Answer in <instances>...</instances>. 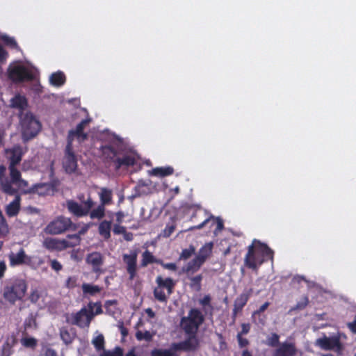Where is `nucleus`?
I'll list each match as a JSON object with an SVG mask.
<instances>
[{
    "label": "nucleus",
    "instance_id": "obj_6",
    "mask_svg": "<svg viewBox=\"0 0 356 356\" xmlns=\"http://www.w3.org/2000/svg\"><path fill=\"white\" fill-rule=\"evenodd\" d=\"M27 290L25 280L16 279L3 289V298L10 304H15L17 300H22Z\"/></svg>",
    "mask_w": 356,
    "mask_h": 356
},
{
    "label": "nucleus",
    "instance_id": "obj_56",
    "mask_svg": "<svg viewBox=\"0 0 356 356\" xmlns=\"http://www.w3.org/2000/svg\"><path fill=\"white\" fill-rule=\"evenodd\" d=\"M211 297L210 295H205L202 299H200L199 303L203 307H209L210 308H212V306L211 305Z\"/></svg>",
    "mask_w": 356,
    "mask_h": 356
},
{
    "label": "nucleus",
    "instance_id": "obj_24",
    "mask_svg": "<svg viewBox=\"0 0 356 356\" xmlns=\"http://www.w3.org/2000/svg\"><path fill=\"white\" fill-rule=\"evenodd\" d=\"M86 314V308L83 307L79 312L72 314L70 318L67 319V323L84 328V315Z\"/></svg>",
    "mask_w": 356,
    "mask_h": 356
},
{
    "label": "nucleus",
    "instance_id": "obj_44",
    "mask_svg": "<svg viewBox=\"0 0 356 356\" xmlns=\"http://www.w3.org/2000/svg\"><path fill=\"white\" fill-rule=\"evenodd\" d=\"M21 343L24 347L34 350L38 345V340L34 337H24Z\"/></svg>",
    "mask_w": 356,
    "mask_h": 356
},
{
    "label": "nucleus",
    "instance_id": "obj_8",
    "mask_svg": "<svg viewBox=\"0 0 356 356\" xmlns=\"http://www.w3.org/2000/svg\"><path fill=\"white\" fill-rule=\"evenodd\" d=\"M72 225V222L70 218L59 216L47 224L44 228V232L49 235H58L68 230Z\"/></svg>",
    "mask_w": 356,
    "mask_h": 356
},
{
    "label": "nucleus",
    "instance_id": "obj_63",
    "mask_svg": "<svg viewBox=\"0 0 356 356\" xmlns=\"http://www.w3.org/2000/svg\"><path fill=\"white\" fill-rule=\"evenodd\" d=\"M50 266L52 269L56 271H60L63 268L62 264L56 259H53L51 261Z\"/></svg>",
    "mask_w": 356,
    "mask_h": 356
},
{
    "label": "nucleus",
    "instance_id": "obj_59",
    "mask_svg": "<svg viewBox=\"0 0 356 356\" xmlns=\"http://www.w3.org/2000/svg\"><path fill=\"white\" fill-rule=\"evenodd\" d=\"M269 305H270L269 302H264L262 305L260 306V307L258 309L253 312L252 317L254 318L257 315H260L261 313H263L268 309Z\"/></svg>",
    "mask_w": 356,
    "mask_h": 356
},
{
    "label": "nucleus",
    "instance_id": "obj_23",
    "mask_svg": "<svg viewBox=\"0 0 356 356\" xmlns=\"http://www.w3.org/2000/svg\"><path fill=\"white\" fill-rule=\"evenodd\" d=\"M22 149L19 145L6 150V156L10 163L9 166H16L19 164L22 161Z\"/></svg>",
    "mask_w": 356,
    "mask_h": 356
},
{
    "label": "nucleus",
    "instance_id": "obj_64",
    "mask_svg": "<svg viewBox=\"0 0 356 356\" xmlns=\"http://www.w3.org/2000/svg\"><path fill=\"white\" fill-rule=\"evenodd\" d=\"M44 356H58V354L53 348L46 347L44 351Z\"/></svg>",
    "mask_w": 356,
    "mask_h": 356
},
{
    "label": "nucleus",
    "instance_id": "obj_40",
    "mask_svg": "<svg viewBox=\"0 0 356 356\" xmlns=\"http://www.w3.org/2000/svg\"><path fill=\"white\" fill-rule=\"evenodd\" d=\"M118 305L117 300H108L104 303V307L106 314L113 316L116 313V306Z\"/></svg>",
    "mask_w": 356,
    "mask_h": 356
},
{
    "label": "nucleus",
    "instance_id": "obj_43",
    "mask_svg": "<svg viewBox=\"0 0 356 356\" xmlns=\"http://www.w3.org/2000/svg\"><path fill=\"white\" fill-rule=\"evenodd\" d=\"M280 335L275 332L271 333L266 339V344L273 348H277L281 343L280 342Z\"/></svg>",
    "mask_w": 356,
    "mask_h": 356
},
{
    "label": "nucleus",
    "instance_id": "obj_42",
    "mask_svg": "<svg viewBox=\"0 0 356 356\" xmlns=\"http://www.w3.org/2000/svg\"><path fill=\"white\" fill-rule=\"evenodd\" d=\"M309 304V298L307 296H304L300 301L297 302V304L292 307L289 311V313L291 314L293 312L297 311V310H302L304 309Z\"/></svg>",
    "mask_w": 356,
    "mask_h": 356
},
{
    "label": "nucleus",
    "instance_id": "obj_13",
    "mask_svg": "<svg viewBox=\"0 0 356 356\" xmlns=\"http://www.w3.org/2000/svg\"><path fill=\"white\" fill-rule=\"evenodd\" d=\"M10 179L5 178L1 181V189L6 194L13 195L17 193V190L13 186L14 184L22 179L21 172L16 168V166H9Z\"/></svg>",
    "mask_w": 356,
    "mask_h": 356
},
{
    "label": "nucleus",
    "instance_id": "obj_7",
    "mask_svg": "<svg viewBox=\"0 0 356 356\" xmlns=\"http://www.w3.org/2000/svg\"><path fill=\"white\" fill-rule=\"evenodd\" d=\"M203 217V220L201 222L197 225L191 227L188 230L200 229L205 227L207 225H209V227H212L213 225H216L214 232L217 233L220 232L224 228L223 220L219 217H214L212 214H209L205 210H198L194 212L191 216V220L195 221L196 218Z\"/></svg>",
    "mask_w": 356,
    "mask_h": 356
},
{
    "label": "nucleus",
    "instance_id": "obj_58",
    "mask_svg": "<svg viewBox=\"0 0 356 356\" xmlns=\"http://www.w3.org/2000/svg\"><path fill=\"white\" fill-rule=\"evenodd\" d=\"M8 52L4 49L1 44H0V63L4 64L8 58Z\"/></svg>",
    "mask_w": 356,
    "mask_h": 356
},
{
    "label": "nucleus",
    "instance_id": "obj_52",
    "mask_svg": "<svg viewBox=\"0 0 356 356\" xmlns=\"http://www.w3.org/2000/svg\"><path fill=\"white\" fill-rule=\"evenodd\" d=\"M95 316L96 315L94 314V311H92L88 308L86 309V314L84 315V327H89L90 323Z\"/></svg>",
    "mask_w": 356,
    "mask_h": 356
},
{
    "label": "nucleus",
    "instance_id": "obj_11",
    "mask_svg": "<svg viewBox=\"0 0 356 356\" xmlns=\"http://www.w3.org/2000/svg\"><path fill=\"white\" fill-rule=\"evenodd\" d=\"M8 76L14 83H22L34 79L31 71L21 65H10L8 68Z\"/></svg>",
    "mask_w": 356,
    "mask_h": 356
},
{
    "label": "nucleus",
    "instance_id": "obj_61",
    "mask_svg": "<svg viewBox=\"0 0 356 356\" xmlns=\"http://www.w3.org/2000/svg\"><path fill=\"white\" fill-rule=\"evenodd\" d=\"M65 285L69 289H73L76 286V278L75 277H69L66 280Z\"/></svg>",
    "mask_w": 356,
    "mask_h": 356
},
{
    "label": "nucleus",
    "instance_id": "obj_12",
    "mask_svg": "<svg viewBox=\"0 0 356 356\" xmlns=\"http://www.w3.org/2000/svg\"><path fill=\"white\" fill-rule=\"evenodd\" d=\"M77 167V159L73 152L72 144L70 141H68L63 159V168L66 173L72 174L76 172Z\"/></svg>",
    "mask_w": 356,
    "mask_h": 356
},
{
    "label": "nucleus",
    "instance_id": "obj_25",
    "mask_svg": "<svg viewBox=\"0 0 356 356\" xmlns=\"http://www.w3.org/2000/svg\"><path fill=\"white\" fill-rule=\"evenodd\" d=\"M253 292L252 289L244 290L234 300V307L241 311L243 310V307L246 305L248 302L252 293Z\"/></svg>",
    "mask_w": 356,
    "mask_h": 356
},
{
    "label": "nucleus",
    "instance_id": "obj_19",
    "mask_svg": "<svg viewBox=\"0 0 356 356\" xmlns=\"http://www.w3.org/2000/svg\"><path fill=\"white\" fill-rule=\"evenodd\" d=\"M123 261L127 265V271L130 280H133L136 275L137 270V252H133L130 254L123 255Z\"/></svg>",
    "mask_w": 356,
    "mask_h": 356
},
{
    "label": "nucleus",
    "instance_id": "obj_49",
    "mask_svg": "<svg viewBox=\"0 0 356 356\" xmlns=\"http://www.w3.org/2000/svg\"><path fill=\"white\" fill-rule=\"evenodd\" d=\"M8 232V225L1 211L0 212V235L6 236Z\"/></svg>",
    "mask_w": 356,
    "mask_h": 356
},
{
    "label": "nucleus",
    "instance_id": "obj_34",
    "mask_svg": "<svg viewBox=\"0 0 356 356\" xmlns=\"http://www.w3.org/2000/svg\"><path fill=\"white\" fill-rule=\"evenodd\" d=\"M213 243L212 242L205 243L199 250L197 255L204 262L210 257L212 253Z\"/></svg>",
    "mask_w": 356,
    "mask_h": 356
},
{
    "label": "nucleus",
    "instance_id": "obj_27",
    "mask_svg": "<svg viewBox=\"0 0 356 356\" xmlns=\"http://www.w3.org/2000/svg\"><path fill=\"white\" fill-rule=\"evenodd\" d=\"M136 163V159L134 156L126 154L124 155L122 158L118 156V159L116 160V163L115 164V170H119L121 167L125 166V167H131L134 166Z\"/></svg>",
    "mask_w": 356,
    "mask_h": 356
},
{
    "label": "nucleus",
    "instance_id": "obj_29",
    "mask_svg": "<svg viewBox=\"0 0 356 356\" xmlns=\"http://www.w3.org/2000/svg\"><path fill=\"white\" fill-rule=\"evenodd\" d=\"M27 99L24 96L16 95L10 99V106L20 111L24 110L27 106Z\"/></svg>",
    "mask_w": 356,
    "mask_h": 356
},
{
    "label": "nucleus",
    "instance_id": "obj_21",
    "mask_svg": "<svg viewBox=\"0 0 356 356\" xmlns=\"http://www.w3.org/2000/svg\"><path fill=\"white\" fill-rule=\"evenodd\" d=\"M103 159L106 163H113L114 165L119 156V152L112 145H102L100 147Z\"/></svg>",
    "mask_w": 356,
    "mask_h": 356
},
{
    "label": "nucleus",
    "instance_id": "obj_47",
    "mask_svg": "<svg viewBox=\"0 0 356 356\" xmlns=\"http://www.w3.org/2000/svg\"><path fill=\"white\" fill-rule=\"evenodd\" d=\"M25 329L37 328L36 318L33 314H30L24 321Z\"/></svg>",
    "mask_w": 356,
    "mask_h": 356
},
{
    "label": "nucleus",
    "instance_id": "obj_22",
    "mask_svg": "<svg viewBox=\"0 0 356 356\" xmlns=\"http://www.w3.org/2000/svg\"><path fill=\"white\" fill-rule=\"evenodd\" d=\"M90 122V119L82 120L76 127L75 129L69 131L68 133V141L72 143L74 137L81 138L82 140L87 139L88 134L84 133L83 130L87 124Z\"/></svg>",
    "mask_w": 356,
    "mask_h": 356
},
{
    "label": "nucleus",
    "instance_id": "obj_26",
    "mask_svg": "<svg viewBox=\"0 0 356 356\" xmlns=\"http://www.w3.org/2000/svg\"><path fill=\"white\" fill-rule=\"evenodd\" d=\"M15 195V199L6 207V213L9 217L16 216L20 211V195L17 193Z\"/></svg>",
    "mask_w": 356,
    "mask_h": 356
},
{
    "label": "nucleus",
    "instance_id": "obj_45",
    "mask_svg": "<svg viewBox=\"0 0 356 356\" xmlns=\"http://www.w3.org/2000/svg\"><path fill=\"white\" fill-rule=\"evenodd\" d=\"M154 334L150 333L149 331L142 332L141 330H138L136 332V338L138 341L145 340L147 342H149L152 340Z\"/></svg>",
    "mask_w": 356,
    "mask_h": 356
},
{
    "label": "nucleus",
    "instance_id": "obj_60",
    "mask_svg": "<svg viewBox=\"0 0 356 356\" xmlns=\"http://www.w3.org/2000/svg\"><path fill=\"white\" fill-rule=\"evenodd\" d=\"M236 338L240 348L245 347L249 344V341L243 338V335L237 334Z\"/></svg>",
    "mask_w": 356,
    "mask_h": 356
},
{
    "label": "nucleus",
    "instance_id": "obj_18",
    "mask_svg": "<svg viewBox=\"0 0 356 356\" xmlns=\"http://www.w3.org/2000/svg\"><path fill=\"white\" fill-rule=\"evenodd\" d=\"M56 191V186L52 183L35 184L31 186V194H38L40 196L53 195Z\"/></svg>",
    "mask_w": 356,
    "mask_h": 356
},
{
    "label": "nucleus",
    "instance_id": "obj_4",
    "mask_svg": "<svg viewBox=\"0 0 356 356\" xmlns=\"http://www.w3.org/2000/svg\"><path fill=\"white\" fill-rule=\"evenodd\" d=\"M156 286L153 290V295L157 301L166 303L169 296L173 293L176 282L171 277L163 278L161 275L156 277Z\"/></svg>",
    "mask_w": 356,
    "mask_h": 356
},
{
    "label": "nucleus",
    "instance_id": "obj_55",
    "mask_svg": "<svg viewBox=\"0 0 356 356\" xmlns=\"http://www.w3.org/2000/svg\"><path fill=\"white\" fill-rule=\"evenodd\" d=\"M175 225L174 223H168L166 225L165 229L163 231V237H169L175 230Z\"/></svg>",
    "mask_w": 356,
    "mask_h": 356
},
{
    "label": "nucleus",
    "instance_id": "obj_62",
    "mask_svg": "<svg viewBox=\"0 0 356 356\" xmlns=\"http://www.w3.org/2000/svg\"><path fill=\"white\" fill-rule=\"evenodd\" d=\"M250 328H251V325L250 323H242L241 324V330L239 332H238L237 334L245 335L250 332Z\"/></svg>",
    "mask_w": 356,
    "mask_h": 356
},
{
    "label": "nucleus",
    "instance_id": "obj_15",
    "mask_svg": "<svg viewBox=\"0 0 356 356\" xmlns=\"http://www.w3.org/2000/svg\"><path fill=\"white\" fill-rule=\"evenodd\" d=\"M86 262L92 266V272L100 275L104 273L102 266L104 264V257L99 252H93L88 254L86 258Z\"/></svg>",
    "mask_w": 356,
    "mask_h": 356
},
{
    "label": "nucleus",
    "instance_id": "obj_36",
    "mask_svg": "<svg viewBox=\"0 0 356 356\" xmlns=\"http://www.w3.org/2000/svg\"><path fill=\"white\" fill-rule=\"evenodd\" d=\"M49 81L51 85L60 87L65 83L66 79L63 72H57L50 76Z\"/></svg>",
    "mask_w": 356,
    "mask_h": 356
},
{
    "label": "nucleus",
    "instance_id": "obj_5",
    "mask_svg": "<svg viewBox=\"0 0 356 356\" xmlns=\"http://www.w3.org/2000/svg\"><path fill=\"white\" fill-rule=\"evenodd\" d=\"M22 134L24 140L27 141L38 135L41 130V124L31 113H27L20 117Z\"/></svg>",
    "mask_w": 356,
    "mask_h": 356
},
{
    "label": "nucleus",
    "instance_id": "obj_10",
    "mask_svg": "<svg viewBox=\"0 0 356 356\" xmlns=\"http://www.w3.org/2000/svg\"><path fill=\"white\" fill-rule=\"evenodd\" d=\"M315 345L324 350H334L338 355H341L343 350L339 335H333L329 337L323 334L322 337L316 340Z\"/></svg>",
    "mask_w": 356,
    "mask_h": 356
},
{
    "label": "nucleus",
    "instance_id": "obj_32",
    "mask_svg": "<svg viewBox=\"0 0 356 356\" xmlns=\"http://www.w3.org/2000/svg\"><path fill=\"white\" fill-rule=\"evenodd\" d=\"M161 259L156 258L153 254L149 250H145L142 254V259L140 261V267H146L151 264H159Z\"/></svg>",
    "mask_w": 356,
    "mask_h": 356
},
{
    "label": "nucleus",
    "instance_id": "obj_48",
    "mask_svg": "<svg viewBox=\"0 0 356 356\" xmlns=\"http://www.w3.org/2000/svg\"><path fill=\"white\" fill-rule=\"evenodd\" d=\"M100 356H123V350L120 346H116L112 350H104Z\"/></svg>",
    "mask_w": 356,
    "mask_h": 356
},
{
    "label": "nucleus",
    "instance_id": "obj_28",
    "mask_svg": "<svg viewBox=\"0 0 356 356\" xmlns=\"http://www.w3.org/2000/svg\"><path fill=\"white\" fill-rule=\"evenodd\" d=\"M174 173V168L171 166L156 167L149 171V175L158 177H165Z\"/></svg>",
    "mask_w": 356,
    "mask_h": 356
},
{
    "label": "nucleus",
    "instance_id": "obj_3",
    "mask_svg": "<svg viewBox=\"0 0 356 356\" xmlns=\"http://www.w3.org/2000/svg\"><path fill=\"white\" fill-rule=\"evenodd\" d=\"M204 321V316L197 308L189 310L187 316L181 318L180 325L187 335H196L200 326Z\"/></svg>",
    "mask_w": 356,
    "mask_h": 356
},
{
    "label": "nucleus",
    "instance_id": "obj_38",
    "mask_svg": "<svg viewBox=\"0 0 356 356\" xmlns=\"http://www.w3.org/2000/svg\"><path fill=\"white\" fill-rule=\"evenodd\" d=\"M82 290L84 295L95 296L101 291V288L97 285L84 283L82 284Z\"/></svg>",
    "mask_w": 356,
    "mask_h": 356
},
{
    "label": "nucleus",
    "instance_id": "obj_57",
    "mask_svg": "<svg viewBox=\"0 0 356 356\" xmlns=\"http://www.w3.org/2000/svg\"><path fill=\"white\" fill-rule=\"evenodd\" d=\"M40 298V293L38 289H33L31 291L30 296H29V300L32 303H36Z\"/></svg>",
    "mask_w": 356,
    "mask_h": 356
},
{
    "label": "nucleus",
    "instance_id": "obj_35",
    "mask_svg": "<svg viewBox=\"0 0 356 356\" xmlns=\"http://www.w3.org/2000/svg\"><path fill=\"white\" fill-rule=\"evenodd\" d=\"M60 339L65 345L71 344L76 337V333L70 332L66 327H62L60 329Z\"/></svg>",
    "mask_w": 356,
    "mask_h": 356
},
{
    "label": "nucleus",
    "instance_id": "obj_9",
    "mask_svg": "<svg viewBox=\"0 0 356 356\" xmlns=\"http://www.w3.org/2000/svg\"><path fill=\"white\" fill-rule=\"evenodd\" d=\"M100 204L92 210L91 220H102L105 216L106 206L112 202V191L108 188H102L99 193Z\"/></svg>",
    "mask_w": 356,
    "mask_h": 356
},
{
    "label": "nucleus",
    "instance_id": "obj_37",
    "mask_svg": "<svg viewBox=\"0 0 356 356\" xmlns=\"http://www.w3.org/2000/svg\"><path fill=\"white\" fill-rule=\"evenodd\" d=\"M202 279H203V276L202 274L197 275L194 277H189L190 287L196 291H200L202 289Z\"/></svg>",
    "mask_w": 356,
    "mask_h": 356
},
{
    "label": "nucleus",
    "instance_id": "obj_50",
    "mask_svg": "<svg viewBox=\"0 0 356 356\" xmlns=\"http://www.w3.org/2000/svg\"><path fill=\"white\" fill-rule=\"evenodd\" d=\"M1 39L3 41L6 45L13 48V49H19L16 40L14 38L9 37L6 35H2Z\"/></svg>",
    "mask_w": 356,
    "mask_h": 356
},
{
    "label": "nucleus",
    "instance_id": "obj_54",
    "mask_svg": "<svg viewBox=\"0 0 356 356\" xmlns=\"http://www.w3.org/2000/svg\"><path fill=\"white\" fill-rule=\"evenodd\" d=\"M159 264L164 269L169 270L172 272H176L178 269V266L175 263H165L162 259H160Z\"/></svg>",
    "mask_w": 356,
    "mask_h": 356
},
{
    "label": "nucleus",
    "instance_id": "obj_31",
    "mask_svg": "<svg viewBox=\"0 0 356 356\" xmlns=\"http://www.w3.org/2000/svg\"><path fill=\"white\" fill-rule=\"evenodd\" d=\"M204 262L201 260L197 256L193 259L191 261H189L185 268H184V271L186 273H194L199 270L201 266L203 265Z\"/></svg>",
    "mask_w": 356,
    "mask_h": 356
},
{
    "label": "nucleus",
    "instance_id": "obj_33",
    "mask_svg": "<svg viewBox=\"0 0 356 356\" xmlns=\"http://www.w3.org/2000/svg\"><path fill=\"white\" fill-rule=\"evenodd\" d=\"M151 356H179L174 348L173 343L168 349L154 348L151 351Z\"/></svg>",
    "mask_w": 356,
    "mask_h": 356
},
{
    "label": "nucleus",
    "instance_id": "obj_14",
    "mask_svg": "<svg viewBox=\"0 0 356 356\" xmlns=\"http://www.w3.org/2000/svg\"><path fill=\"white\" fill-rule=\"evenodd\" d=\"M298 353V349L295 342L284 341L282 342L273 352L272 356H296Z\"/></svg>",
    "mask_w": 356,
    "mask_h": 356
},
{
    "label": "nucleus",
    "instance_id": "obj_46",
    "mask_svg": "<svg viewBox=\"0 0 356 356\" xmlns=\"http://www.w3.org/2000/svg\"><path fill=\"white\" fill-rule=\"evenodd\" d=\"M67 237L69 239V240H67V243L70 245L67 246V248H73V247H75V246L79 245L80 241H81V237H80L79 234H68Z\"/></svg>",
    "mask_w": 356,
    "mask_h": 356
},
{
    "label": "nucleus",
    "instance_id": "obj_41",
    "mask_svg": "<svg viewBox=\"0 0 356 356\" xmlns=\"http://www.w3.org/2000/svg\"><path fill=\"white\" fill-rule=\"evenodd\" d=\"M13 185L16 186L17 188H15L17 191H20L23 194H31V193H29V191H31V186L29 187L28 182L26 181L21 179Z\"/></svg>",
    "mask_w": 356,
    "mask_h": 356
},
{
    "label": "nucleus",
    "instance_id": "obj_17",
    "mask_svg": "<svg viewBox=\"0 0 356 356\" xmlns=\"http://www.w3.org/2000/svg\"><path fill=\"white\" fill-rule=\"evenodd\" d=\"M70 245L67 243V239H59L47 237L42 242V246L49 251H63Z\"/></svg>",
    "mask_w": 356,
    "mask_h": 356
},
{
    "label": "nucleus",
    "instance_id": "obj_39",
    "mask_svg": "<svg viewBox=\"0 0 356 356\" xmlns=\"http://www.w3.org/2000/svg\"><path fill=\"white\" fill-rule=\"evenodd\" d=\"M92 343L94 346V347L97 351L106 350L104 349V346H105L104 337L102 334H99V335L95 337L92 339Z\"/></svg>",
    "mask_w": 356,
    "mask_h": 356
},
{
    "label": "nucleus",
    "instance_id": "obj_16",
    "mask_svg": "<svg viewBox=\"0 0 356 356\" xmlns=\"http://www.w3.org/2000/svg\"><path fill=\"white\" fill-rule=\"evenodd\" d=\"M9 264L10 266H17L22 265H29L31 262V257L28 256L23 248H20L17 252H11L8 254Z\"/></svg>",
    "mask_w": 356,
    "mask_h": 356
},
{
    "label": "nucleus",
    "instance_id": "obj_53",
    "mask_svg": "<svg viewBox=\"0 0 356 356\" xmlns=\"http://www.w3.org/2000/svg\"><path fill=\"white\" fill-rule=\"evenodd\" d=\"M94 307H95V311L94 312V314L95 315H99L103 313V310L102 308V304L100 302H90L88 305V308L90 310L93 311Z\"/></svg>",
    "mask_w": 356,
    "mask_h": 356
},
{
    "label": "nucleus",
    "instance_id": "obj_30",
    "mask_svg": "<svg viewBox=\"0 0 356 356\" xmlns=\"http://www.w3.org/2000/svg\"><path fill=\"white\" fill-rule=\"evenodd\" d=\"M112 222L110 220L102 221L98 227L99 234L105 239L108 240L111 238Z\"/></svg>",
    "mask_w": 356,
    "mask_h": 356
},
{
    "label": "nucleus",
    "instance_id": "obj_20",
    "mask_svg": "<svg viewBox=\"0 0 356 356\" xmlns=\"http://www.w3.org/2000/svg\"><path fill=\"white\" fill-rule=\"evenodd\" d=\"M188 337H189L184 341L173 343L174 348L177 352L179 350L192 351L197 349L199 343L195 335H188Z\"/></svg>",
    "mask_w": 356,
    "mask_h": 356
},
{
    "label": "nucleus",
    "instance_id": "obj_51",
    "mask_svg": "<svg viewBox=\"0 0 356 356\" xmlns=\"http://www.w3.org/2000/svg\"><path fill=\"white\" fill-rule=\"evenodd\" d=\"M195 252V248L191 245L188 248L182 250L179 259L186 260L190 258Z\"/></svg>",
    "mask_w": 356,
    "mask_h": 356
},
{
    "label": "nucleus",
    "instance_id": "obj_2",
    "mask_svg": "<svg viewBox=\"0 0 356 356\" xmlns=\"http://www.w3.org/2000/svg\"><path fill=\"white\" fill-rule=\"evenodd\" d=\"M76 197L79 202L74 200H66L65 207L68 212L78 218L89 216L91 219L92 210L95 204L91 195L88 194L86 196L83 193H79Z\"/></svg>",
    "mask_w": 356,
    "mask_h": 356
},
{
    "label": "nucleus",
    "instance_id": "obj_1",
    "mask_svg": "<svg viewBox=\"0 0 356 356\" xmlns=\"http://www.w3.org/2000/svg\"><path fill=\"white\" fill-rule=\"evenodd\" d=\"M273 259V251L265 243L254 239L248 247L244 258L245 266L257 272L259 268L267 260Z\"/></svg>",
    "mask_w": 356,
    "mask_h": 356
}]
</instances>
